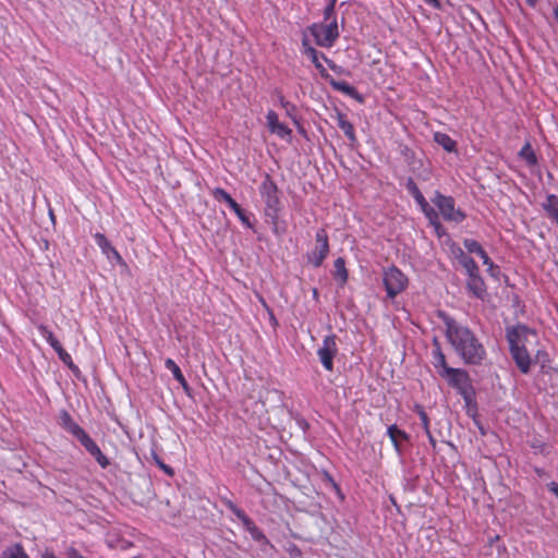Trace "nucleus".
<instances>
[{
    "label": "nucleus",
    "mask_w": 558,
    "mask_h": 558,
    "mask_svg": "<svg viewBox=\"0 0 558 558\" xmlns=\"http://www.w3.org/2000/svg\"><path fill=\"white\" fill-rule=\"evenodd\" d=\"M439 317L446 326L447 340L462 361L469 365H481L486 359V350L475 333L444 312L439 313Z\"/></svg>",
    "instance_id": "nucleus-1"
},
{
    "label": "nucleus",
    "mask_w": 558,
    "mask_h": 558,
    "mask_svg": "<svg viewBox=\"0 0 558 558\" xmlns=\"http://www.w3.org/2000/svg\"><path fill=\"white\" fill-rule=\"evenodd\" d=\"M530 332V328L519 324L511 328H507L506 335L509 342L511 357L523 374H527L531 367V357L524 345V341Z\"/></svg>",
    "instance_id": "nucleus-2"
},
{
    "label": "nucleus",
    "mask_w": 558,
    "mask_h": 558,
    "mask_svg": "<svg viewBox=\"0 0 558 558\" xmlns=\"http://www.w3.org/2000/svg\"><path fill=\"white\" fill-rule=\"evenodd\" d=\"M259 193L265 203V216L271 225L277 226L281 210V201L279 189L269 174H266L260 183Z\"/></svg>",
    "instance_id": "nucleus-3"
},
{
    "label": "nucleus",
    "mask_w": 558,
    "mask_h": 558,
    "mask_svg": "<svg viewBox=\"0 0 558 558\" xmlns=\"http://www.w3.org/2000/svg\"><path fill=\"white\" fill-rule=\"evenodd\" d=\"M449 386L454 388L466 403H470L475 396L472 380L469 373L463 368H446L442 376Z\"/></svg>",
    "instance_id": "nucleus-4"
},
{
    "label": "nucleus",
    "mask_w": 558,
    "mask_h": 558,
    "mask_svg": "<svg viewBox=\"0 0 558 558\" xmlns=\"http://www.w3.org/2000/svg\"><path fill=\"white\" fill-rule=\"evenodd\" d=\"M405 189L409 194L415 199L421 210L424 213L425 217L428 219L429 223L435 228L438 235H440V230H442V226L439 221V216L437 211L429 206L424 195L417 187L413 178L409 177L405 181Z\"/></svg>",
    "instance_id": "nucleus-5"
},
{
    "label": "nucleus",
    "mask_w": 558,
    "mask_h": 558,
    "mask_svg": "<svg viewBox=\"0 0 558 558\" xmlns=\"http://www.w3.org/2000/svg\"><path fill=\"white\" fill-rule=\"evenodd\" d=\"M311 34L315 38V43L325 48L333 46L339 37L337 20L331 22L315 23L310 27Z\"/></svg>",
    "instance_id": "nucleus-6"
},
{
    "label": "nucleus",
    "mask_w": 558,
    "mask_h": 558,
    "mask_svg": "<svg viewBox=\"0 0 558 558\" xmlns=\"http://www.w3.org/2000/svg\"><path fill=\"white\" fill-rule=\"evenodd\" d=\"M432 202L438 208L441 217L446 221H452L456 223L462 222L466 215L459 208H456V202L453 197L441 194L439 191L435 192Z\"/></svg>",
    "instance_id": "nucleus-7"
},
{
    "label": "nucleus",
    "mask_w": 558,
    "mask_h": 558,
    "mask_svg": "<svg viewBox=\"0 0 558 558\" xmlns=\"http://www.w3.org/2000/svg\"><path fill=\"white\" fill-rule=\"evenodd\" d=\"M383 280L387 295L390 299L396 298L408 286L407 276L396 266H391L384 271Z\"/></svg>",
    "instance_id": "nucleus-8"
},
{
    "label": "nucleus",
    "mask_w": 558,
    "mask_h": 558,
    "mask_svg": "<svg viewBox=\"0 0 558 558\" xmlns=\"http://www.w3.org/2000/svg\"><path fill=\"white\" fill-rule=\"evenodd\" d=\"M221 502L242 522L244 529L250 533L251 537L255 542L265 541L264 532L257 527L255 522L239 508L231 499L227 497H220Z\"/></svg>",
    "instance_id": "nucleus-9"
},
{
    "label": "nucleus",
    "mask_w": 558,
    "mask_h": 558,
    "mask_svg": "<svg viewBox=\"0 0 558 558\" xmlns=\"http://www.w3.org/2000/svg\"><path fill=\"white\" fill-rule=\"evenodd\" d=\"M316 245L315 247L307 252L306 260L310 265L315 268H318L323 265L324 260L329 254V241L328 234L325 229H318L315 235Z\"/></svg>",
    "instance_id": "nucleus-10"
},
{
    "label": "nucleus",
    "mask_w": 558,
    "mask_h": 558,
    "mask_svg": "<svg viewBox=\"0 0 558 558\" xmlns=\"http://www.w3.org/2000/svg\"><path fill=\"white\" fill-rule=\"evenodd\" d=\"M336 336L330 335L324 338L322 345L317 350L320 363L325 369L331 372L333 369V357L337 354Z\"/></svg>",
    "instance_id": "nucleus-11"
},
{
    "label": "nucleus",
    "mask_w": 558,
    "mask_h": 558,
    "mask_svg": "<svg viewBox=\"0 0 558 558\" xmlns=\"http://www.w3.org/2000/svg\"><path fill=\"white\" fill-rule=\"evenodd\" d=\"M76 439L102 469H106L110 464L109 459L102 453L98 445L86 432L82 433Z\"/></svg>",
    "instance_id": "nucleus-12"
},
{
    "label": "nucleus",
    "mask_w": 558,
    "mask_h": 558,
    "mask_svg": "<svg viewBox=\"0 0 558 558\" xmlns=\"http://www.w3.org/2000/svg\"><path fill=\"white\" fill-rule=\"evenodd\" d=\"M266 120L270 133L278 135L280 138H287L291 136V129L279 122L278 114L274 110H269L267 112Z\"/></svg>",
    "instance_id": "nucleus-13"
},
{
    "label": "nucleus",
    "mask_w": 558,
    "mask_h": 558,
    "mask_svg": "<svg viewBox=\"0 0 558 558\" xmlns=\"http://www.w3.org/2000/svg\"><path fill=\"white\" fill-rule=\"evenodd\" d=\"M466 287L469 291L477 299H484L486 295V287L483 278L480 275V270L468 275Z\"/></svg>",
    "instance_id": "nucleus-14"
},
{
    "label": "nucleus",
    "mask_w": 558,
    "mask_h": 558,
    "mask_svg": "<svg viewBox=\"0 0 558 558\" xmlns=\"http://www.w3.org/2000/svg\"><path fill=\"white\" fill-rule=\"evenodd\" d=\"M333 117H335V119L337 121L338 128L343 131V133L347 136V138L349 140L350 144L351 145L356 144L357 138H356V135H355L354 126L347 119V114L341 112V111H339V110H336V114Z\"/></svg>",
    "instance_id": "nucleus-15"
},
{
    "label": "nucleus",
    "mask_w": 558,
    "mask_h": 558,
    "mask_svg": "<svg viewBox=\"0 0 558 558\" xmlns=\"http://www.w3.org/2000/svg\"><path fill=\"white\" fill-rule=\"evenodd\" d=\"M328 83L335 90L341 92L344 95L357 100L359 102H363V96L356 90L354 86L350 85L345 81H337L331 77Z\"/></svg>",
    "instance_id": "nucleus-16"
},
{
    "label": "nucleus",
    "mask_w": 558,
    "mask_h": 558,
    "mask_svg": "<svg viewBox=\"0 0 558 558\" xmlns=\"http://www.w3.org/2000/svg\"><path fill=\"white\" fill-rule=\"evenodd\" d=\"M95 241L97 245L101 248L102 253L107 255L108 258H114L118 263H123V259L119 252L111 245L109 240L102 233L95 234Z\"/></svg>",
    "instance_id": "nucleus-17"
},
{
    "label": "nucleus",
    "mask_w": 558,
    "mask_h": 558,
    "mask_svg": "<svg viewBox=\"0 0 558 558\" xmlns=\"http://www.w3.org/2000/svg\"><path fill=\"white\" fill-rule=\"evenodd\" d=\"M432 355L433 364L438 369L439 376L442 377L445 375V369L451 367L448 366L446 356L441 351L440 343L436 338L434 339V349L432 351Z\"/></svg>",
    "instance_id": "nucleus-18"
},
{
    "label": "nucleus",
    "mask_w": 558,
    "mask_h": 558,
    "mask_svg": "<svg viewBox=\"0 0 558 558\" xmlns=\"http://www.w3.org/2000/svg\"><path fill=\"white\" fill-rule=\"evenodd\" d=\"M165 366L167 369H169L173 377L180 383L181 387L183 388L184 392L191 397L192 396V389L190 385L187 384L184 375L182 374L180 367L177 365V363L172 359H167L165 361Z\"/></svg>",
    "instance_id": "nucleus-19"
},
{
    "label": "nucleus",
    "mask_w": 558,
    "mask_h": 558,
    "mask_svg": "<svg viewBox=\"0 0 558 558\" xmlns=\"http://www.w3.org/2000/svg\"><path fill=\"white\" fill-rule=\"evenodd\" d=\"M452 253L456 259L459 262V264L465 269L468 275L477 271L478 266L475 263V260L470 255H468L461 247L454 248Z\"/></svg>",
    "instance_id": "nucleus-20"
},
{
    "label": "nucleus",
    "mask_w": 558,
    "mask_h": 558,
    "mask_svg": "<svg viewBox=\"0 0 558 558\" xmlns=\"http://www.w3.org/2000/svg\"><path fill=\"white\" fill-rule=\"evenodd\" d=\"M60 425L75 438L85 432L77 423L73 421L70 413L65 410L61 411L60 413Z\"/></svg>",
    "instance_id": "nucleus-21"
},
{
    "label": "nucleus",
    "mask_w": 558,
    "mask_h": 558,
    "mask_svg": "<svg viewBox=\"0 0 558 558\" xmlns=\"http://www.w3.org/2000/svg\"><path fill=\"white\" fill-rule=\"evenodd\" d=\"M335 271L333 278L340 282V286H344L348 281V270L345 268V260L343 257H338L333 263Z\"/></svg>",
    "instance_id": "nucleus-22"
},
{
    "label": "nucleus",
    "mask_w": 558,
    "mask_h": 558,
    "mask_svg": "<svg viewBox=\"0 0 558 558\" xmlns=\"http://www.w3.org/2000/svg\"><path fill=\"white\" fill-rule=\"evenodd\" d=\"M434 141L448 153H453L457 149V142L446 133L436 132Z\"/></svg>",
    "instance_id": "nucleus-23"
},
{
    "label": "nucleus",
    "mask_w": 558,
    "mask_h": 558,
    "mask_svg": "<svg viewBox=\"0 0 558 558\" xmlns=\"http://www.w3.org/2000/svg\"><path fill=\"white\" fill-rule=\"evenodd\" d=\"M387 435L389 436L391 442L393 444L395 449L398 452H400V439H408L407 433L400 429L396 424H393L388 427Z\"/></svg>",
    "instance_id": "nucleus-24"
},
{
    "label": "nucleus",
    "mask_w": 558,
    "mask_h": 558,
    "mask_svg": "<svg viewBox=\"0 0 558 558\" xmlns=\"http://www.w3.org/2000/svg\"><path fill=\"white\" fill-rule=\"evenodd\" d=\"M543 208L558 223V196L549 194L543 204Z\"/></svg>",
    "instance_id": "nucleus-25"
},
{
    "label": "nucleus",
    "mask_w": 558,
    "mask_h": 558,
    "mask_svg": "<svg viewBox=\"0 0 558 558\" xmlns=\"http://www.w3.org/2000/svg\"><path fill=\"white\" fill-rule=\"evenodd\" d=\"M1 558H29L23 546L20 543H15L8 546L1 554Z\"/></svg>",
    "instance_id": "nucleus-26"
},
{
    "label": "nucleus",
    "mask_w": 558,
    "mask_h": 558,
    "mask_svg": "<svg viewBox=\"0 0 558 558\" xmlns=\"http://www.w3.org/2000/svg\"><path fill=\"white\" fill-rule=\"evenodd\" d=\"M400 153L410 169L415 172L417 170V165H421V161L415 159V153L407 145L400 146Z\"/></svg>",
    "instance_id": "nucleus-27"
},
{
    "label": "nucleus",
    "mask_w": 558,
    "mask_h": 558,
    "mask_svg": "<svg viewBox=\"0 0 558 558\" xmlns=\"http://www.w3.org/2000/svg\"><path fill=\"white\" fill-rule=\"evenodd\" d=\"M38 330L40 335L47 340V342L51 345V348L56 351L61 347L59 340L53 336V332L48 329L45 325H39Z\"/></svg>",
    "instance_id": "nucleus-28"
},
{
    "label": "nucleus",
    "mask_w": 558,
    "mask_h": 558,
    "mask_svg": "<svg viewBox=\"0 0 558 558\" xmlns=\"http://www.w3.org/2000/svg\"><path fill=\"white\" fill-rule=\"evenodd\" d=\"M519 156L523 158L529 166H535L537 163V157L533 151L530 143H526L520 150Z\"/></svg>",
    "instance_id": "nucleus-29"
},
{
    "label": "nucleus",
    "mask_w": 558,
    "mask_h": 558,
    "mask_svg": "<svg viewBox=\"0 0 558 558\" xmlns=\"http://www.w3.org/2000/svg\"><path fill=\"white\" fill-rule=\"evenodd\" d=\"M59 359L72 371H78L77 366L73 363L71 355L63 349L61 345L58 350H56Z\"/></svg>",
    "instance_id": "nucleus-30"
},
{
    "label": "nucleus",
    "mask_w": 558,
    "mask_h": 558,
    "mask_svg": "<svg viewBox=\"0 0 558 558\" xmlns=\"http://www.w3.org/2000/svg\"><path fill=\"white\" fill-rule=\"evenodd\" d=\"M463 245L468 250L469 253H474L476 255L484 254V248L474 239H465L463 241Z\"/></svg>",
    "instance_id": "nucleus-31"
},
{
    "label": "nucleus",
    "mask_w": 558,
    "mask_h": 558,
    "mask_svg": "<svg viewBox=\"0 0 558 558\" xmlns=\"http://www.w3.org/2000/svg\"><path fill=\"white\" fill-rule=\"evenodd\" d=\"M416 412L421 418L422 426L426 434H429V418L423 407L416 405Z\"/></svg>",
    "instance_id": "nucleus-32"
},
{
    "label": "nucleus",
    "mask_w": 558,
    "mask_h": 558,
    "mask_svg": "<svg viewBox=\"0 0 558 558\" xmlns=\"http://www.w3.org/2000/svg\"><path fill=\"white\" fill-rule=\"evenodd\" d=\"M211 195L214 196V198L218 202H227L228 199H230L231 195L225 191L221 187H215L213 191H211Z\"/></svg>",
    "instance_id": "nucleus-33"
},
{
    "label": "nucleus",
    "mask_w": 558,
    "mask_h": 558,
    "mask_svg": "<svg viewBox=\"0 0 558 558\" xmlns=\"http://www.w3.org/2000/svg\"><path fill=\"white\" fill-rule=\"evenodd\" d=\"M337 0H330L328 5L324 10V22H331L335 16V5Z\"/></svg>",
    "instance_id": "nucleus-34"
},
{
    "label": "nucleus",
    "mask_w": 558,
    "mask_h": 558,
    "mask_svg": "<svg viewBox=\"0 0 558 558\" xmlns=\"http://www.w3.org/2000/svg\"><path fill=\"white\" fill-rule=\"evenodd\" d=\"M304 45V53L312 60L313 63L320 62L319 61V52L311 46H307L306 43H303Z\"/></svg>",
    "instance_id": "nucleus-35"
},
{
    "label": "nucleus",
    "mask_w": 558,
    "mask_h": 558,
    "mask_svg": "<svg viewBox=\"0 0 558 558\" xmlns=\"http://www.w3.org/2000/svg\"><path fill=\"white\" fill-rule=\"evenodd\" d=\"M234 214L245 227L253 229V223L251 222L248 215L243 208L240 207Z\"/></svg>",
    "instance_id": "nucleus-36"
},
{
    "label": "nucleus",
    "mask_w": 558,
    "mask_h": 558,
    "mask_svg": "<svg viewBox=\"0 0 558 558\" xmlns=\"http://www.w3.org/2000/svg\"><path fill=\"white\" fill-rule=\"evenodd\" d=\"M260 550L264 553H268L270 549H274V545L270 543V541L265 536V541L258 542Z\"/></svg>",
    "instance_id": "nucleus-37"
},
{
    "label": "nucleus",
    "mask_w": 558,
    "mask_h": 558,
    "mask_svg": "<svg viewBox=\"0 0 558 558\" xmlns=\"http://www.w3.org/2000/svg\"><path fill=\"white\" fill-rule=\"evenodd\" d=\"M314 65L319 71V74L322 75V77H324L326 81L329 82L331 76L327 73V71L324 68V65L322 64V62H316V63H314Z\"/></svg>",
    "instance_id": "nucleus-38"
},
{
    "label": "nucleus",
    "mask_w": 558,
    "mask_h": 558,
    "mask_svg": "<svg viewBox=\"0 0 558 558\" xmlns=\"http://www.w3.org/2000/svg\"><path fill=\"white\" fill-rule=\"evenodd\" d=\"M281 105L286 109L287 113L292 117V111L295 110V107L290 104L289 101H286L283 98H281Z\"/></svg>",
    "instance_id": "nucleus-39"
},
{
    "label": "nucleus",
    "mask_w": 558,
    "mask_h": 558,
    "mask_svg": "<svg viewBox=\"0 0 558 558\" xmlns=\"http://www.w3.org/2000/svg\"><path fill=\"white\" fill-rule=\"evenodd\" d=\"M322 58L327 62L329 68L338 73L341 72V66L335 64L331 60L327 59L324 53H320Z\"/></svg>",
    "instance_id": "nucleus-40"
},
{
    "label": "nucleus",
    "mask_w": 558,
    "mask_h": 558,
    "mask_svg": "<svg viewBox=\"0 0 558 558\" xmlns=\"http://www.w3.org/2000/svg\"><path fill=\"white\" fill-rule=\"evenodd\" d=\"M158 466L163 470L168 475H173V470L171 466L165 464L162 460H158Z\"/></svg>",
    "instance_id": "nucleus-41"
},
{
    "label": "nucleus",
    "mask_w": 558,
    "mask_h": 558,
    "mask_svg": "<svg viewBox=\"0 0 558 558\" xmlns=\"http://www.w3.org/2000/svg\"><path fill=\"white\" fill-rule=\"evenodd\" d=\"M483 259V264L487 265L489 268L494 266L493 260L488 257L487 253L484 251V254L478 255Z\"/></svg>",
    "instance_id": "nucleus-42"
},
{
    "label": "nucleus",
    "mask_w": 558,
    "mask_h": 558,
    "mask_svg": "<svg viewBox=\"0 0 558 558\" xmlns=\"http://www.w3.org/2000/svg\"><path fill=\"white\" fill-rule=\"evenodd\" d=\"M547 488L550 493H553L558 498V483L550 482L547 484Z\"/></svg>",
    "instance_id": "nucleus-43"
},
{
    "label": "nucleus",
    "mask_w": 558,
    "mask_h": 558,
    "mask_svg": "<svg viewBox=\"0 0 558 558\" xmlns=\"http://www.w3.org/2000/svg\"><path fill=\"white\" fill-rule=\"evenodd\" d=\"M226 203L234 213L241 207L232 197H230Z\"/></svg>",
    "instance_id": "nucleus-44"
},
{
    "label": "nucleus",
    "mask_w": 558,
    "mask_h": 558,
    "mask_svg": "<svg viewBox=\"0 0 558 558\" xmlns=\"http://www.w3.org/2000/svg\"><path fill=\"white\" fill-rule=\"evenodd\" d=\"M69 558H85L83 555H81L77 550L71 549L69 551Z\"/></svg>",
    "instance_id": "nucleus-45"
},
{
    "label": "nucleus",
    "mask_w": 558,
    "mask_h": 558,
    "mask_svg": "<svg viewBox=\"0 0 558 558\" xmlns=\"http://www.w3.org/2000/svg\"><path fill=\"white\" fill-rule=\"evenodd\" d=\"M427 437H428V441L429 444L432 445L433 448H436V439L434 438V436L432 435V433L429 432V434H426Z\"/></svg>",
    "instance_id": "nucleus-46"
},
{
    "label": "nucleus",
    "mask_w": 558,
    "mask_h": 558,
    "mask_svg": "<svg viewBox=\"0 0 558 558\" xmlns=\"http://www.w3.org/2000/svg\"><path fill=\"white\" fill-rule=\"evenodd\" d=\"M426 3L435 7V8H438L439 7V1L438 0H424Z\"/></svg>",
    "instance_id": "nucleus-47"
},
{
    "label": "nucleus",
    "mask_w": 558,
    "mask_h": 558,
    "mask_svg": "<svg viewBox=\"0 0 558 558\" xmlns=\"http://www.w3.org/2000/svg\"><path fill=\"white\" fill-rule=\"evenodd\" d=\"M525 1H526V3H527L530 7H533V8H534V7L536 5V3L538 2V0H525Z\"/></svg>",
    "instance_id": "nucleus-48"
},
{
    "label": "nucleus",
    "mask_w": 558,
    "mask_h": 558,
    "mask_svg": "<svg viewBox=\"0 0 558 558\" xmlns=\"http://www.w3.org/2000/svg\"><path fill=\"white\" fill-rule=\"evenodd\" d=\"M44 558H58V557H56L53 554H48V553H47V554L44 556Z\"/></svg>",
    "instance_id": "nucleus-49"
},
{
    "label": "nucleus",
    "mask_w": 558,
    "mask_h": 558,
    "mask_svg": "<svg viewBox=\"0 0 558 558\" xmlns=\"http://www.w3.org/2000/svg\"><path fill=\"white\" fill-rule=\"evenodd\" d=\"M313 296H314V298H317V296H318V291H317V289H314V290H313Z\"/></svg>",
    "instance_id": "nucleus-50"
},
{
    "label": "nucleus",
    "mask_w": 558,
    "mask_h": 558,
    "mask_svg": "<svg viewBox=\"0 0 558 558\" xmlns=\"http://www.w3.org/2000/svg\"><path fill=\"white\" fill-rule=\"evenodd\" d=\"M153 456H154V460L156 461V463H158V460H160L159 457L156 453H154Z\"/></svg>",
    "instance_id": "nucleus-51"
},
{
    "label": "nucleus",
    "mask_w": 558,
    "mask_h": 558,
    "mask_svg": "<svg viewBox=\"0 0 558 558\" xmlns=\"http://www.w3.org/2000/svg\"><path fill=\"white\" fill-rule=\"evenodd\" d=\"M538 444L532 445V448H537Z\"/></svg>",
    "instance_id": "nucleus-52"
},
{
    "label": "nucleus",
    "mask_w": 558,
    "mask_h": 558,
    "mask_svg": "<svg viewBox=\"0 0 558 558\" xmlns=\"http://www.w3.org/2000/svg\"><path fill=\"white\" fill-rule=\"evenodd\" d=\"M538 444L532 445V448H537Z\"/></svg>",
    "instance_id": "nucleus-53"
},
{
    "label": "nucleus",
    "mask_w": 558,
    "mask_h": 558,
    "mask_svg": "<svg viewBox=\"0 0 558 558\" xmlns=\"http://www.w3.org/2000/svg\"><path fill=\"white\" fill-rule=\"evenodd\" d=\"M557 225H558V222H557Z\"/></svg>",
    "instance_id": "nucleus-54"
}]
</instances>
